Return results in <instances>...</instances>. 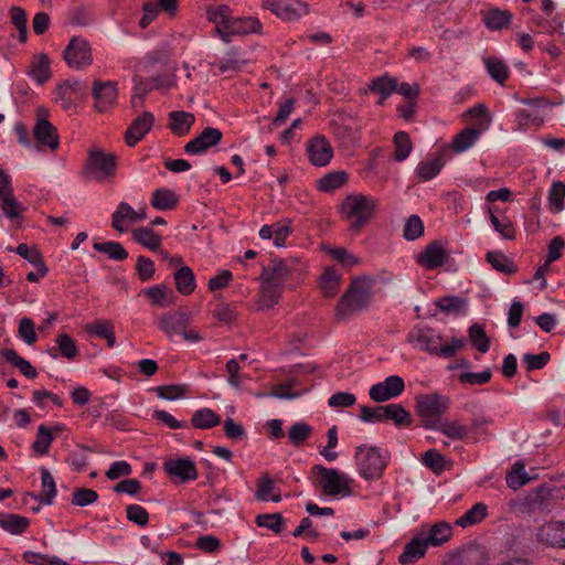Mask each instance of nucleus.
Wrapping results in <instances>:
<instances>
[{"label":"nucleus","mask_w":565,"mask_h":565,"mask_svg":"<svg viewBox=\"0 0 565 565\" xmlns=\"http://www.w3.org/2000/svg\"><path fill=\"white\" fill-rule=\"evenodd\" d=\"M312 473L323 494L332 498H345L352 494L353 480L347 473L320 465L312 467Z\"/></svg>","instance_id":"obj_4"},{"label":"nucleus","mask_w":565,"mask_h":565,"mask_svg":"<svg viewBox=\"0 0 565 565\" xmlns=\"http://www.w3.org/2000/svg\"><path fill=\"white\" fill-rule=\"evenodd\" d=\"M565 184L554 181L548 191V204L553 213H559L565 207Z\"/></svg>","instance_id":"obj_54"},{"label":"nucleus","mask_w":565,"mask_h":565,"mask_svg":"<svg viewBox=\"0 0 565 565\" xmlns=\"http://www.w3.org/2000/svg\"><path fill=\"white\" fill-rule=\"evenodd\" d=\"M174 281L177 290L185 296L192 294L196 286L194 273L188 266H181L174 273Z\"/></svg>","instance_id":"obj_41"},{"label":"nucleus","mask_w":565,"mask_h":565,"mask_svg":"<svg viewBox=\"0 0 565 565\" xmlns=\"http://www.w3.org/2000/svg\"><path fill=\"white\" fill-rule=\"evenodd\" d=\"M323 249L341 266L345 268H352L360 264V259L343 247H329L326 246Z\"/></svg>","instance_id":"obj_57"},{"label":"nucleus","mask_w":565,"mask_h":565,"mask_svg":"<svg viewBox=\"0 0 565 565\" xmlns=\"http://www.w3.org/2000/svg\"><path fill=\"white\" fill-rule=\"evenodd\" d=\"M2 356L17 366L20 372L26 376L28 379H34L38 374L34 366L31 365L29 361L20 356L14 350H4L2 352Z\"/></svg>","instance_id":"obj_52"},{"label":"nucleus","mask_w":565,"mask_h":565,"mask_svg":"<svg viewBox=\"0 0 565 565\" xmlns=\"http://www.w3.org/2000/svg\"><path fill=\"white\" fill-rule=\"evenodd\" d=\"M297 265L298 260L294 258L274 260L268 268L264 269L262 277L284 287L288 277L297 269Z\"/></svg>","instance_id":"obj_18"},{"label":"nucleus","mask_w":565,"mask_h":565,"mask_svg":"<svg viewBox=\"0 0 565 565\" xmlns=\"http://www.w3.org/2000/svg\"><path fill=\"white\" fill-rule=\"evenodd\" d=\"M405 388V382L399 375H390L384 381L373 384L369 390L372 401L383 403L398 397Z\"/></svg>","instance_id":"obj_12"},{"label":"nucleus","mask_w":565,"mask_h":565,"mask_svg":"<svg viewBox=\"0 0 565 565\" xmlns=\"http://www.w3.org/2000/svg\"><path fill=\"white\" fill-rule=\"evenodd\" d=\"M143 294L146 297L150 299L151 305L161 308H167L171 306L175 300L173 290L162 284L154 285L152 287L145 289Z\"/></svg>","instance_id":"obj_33"},{"label":"nucleus","mask_w":565,"mask_h":565,"mask_svg":"<svg viewBox=\"0 0 565 565\" xmlns=\"http://www.w3.org/2000/svg\"><path fill=\"white\" fill-rule=\"evenodd\" d=\"M434 429L454 440H465L470 434L468 426L460 420H440Z\"/></svg>","instance_id":"obj_34"},{"label":"nucleus","mask_w":565,"mask_h":565,"mask_svg":"<svg viewBox=\"0 0 565 565\" xmlns=\"http://www.w3.org/2000/svg\"><path fill=\"white\" fill-rule=\"evenodd\" d=\"M178 202L177 194L169 189H158L153 192L151 204L159 211L170 210Z\"/></svg>","instance_id":"obj_49"},{"label":"nucleus","mask_w":565,"mask_h":565,"mask_svg":"<svg viewBox=\"0 0 565 565\" xmlns=\"http://www.w3.org/2000/svg\"><path fill=\"white\" fill-rule=\"evenodd\" d=\"M284 291V287L280 285H277L275 282H271L265 278H263L262 287H260V295L258 298V310H269L274 308Z\"/></svg>","instance_id":"obj_28"},{"label":"nucleus","mask_w":565,"mask_h":565,"mask_svg":"<svg viewBox=\"0 0 565 565\" xmlns=\"http://www.w3.org/2000/svg\"><path fill=\"white\" fill-rule=\"evenodd\" d=\"M385 419L393 420L398 426H408L412 423L411 414L399 404L384 406Z\"/></svg>","instance_id":"obj_59"},{"label":"nucleus","mask_w":565,"mask_h":565,"mask_svg":"<svg viewBox=\"0 0 565 565\" xmlns=\"http://www.w3.org/2000/svg\"><path fill=\"white\" fill-rule=\"evenodd\" d=\"M117 158L114 153L105 152L102 149H90L85 166V173L96 181H104L115 175Z\"/></svg>","instance_id":"obj_7"},{"label":"nucleus","mask_w":565,"mask_h":565,"mask_svg":"<svg viewBox=\"0 0 565 565\" xmlns=\"http://www.w3.org/2000/svg\"><path fill=\"white\" fill-rule=\"evenodd\" d=\"M85 92V85L78 79H68L60 84L53 93V99L64 109L71 108L73 103Z\"/></svg>","instance_id":"obj_17"},{"label":"nucleus","mask_w":565,"mask_h":565,"mask_svg":"<svg viewBox=\"0 0 565 565\" xmlns=\"http://www.w3.org/2000/svg\"><path fill=\"white\" fill-rule=\"evenodd\" d=\"M307 152L310 162L317 167L327 166L333 157L332 147L322 136L315 137L308 142Z\"/></svg>","instance_id":"obj_19"},{"label":"nucleus","mask_w":565,"mask_h":565,"mask_svg":"<svg viewBox=\"0 0 565 565\" xmlns=\"http://www.w3.org/2000/svg\"><path fill=\"white\" fill-rule=\"evenodd\" d=\"M443 167L444 162L441 158L437 157L420 162L416 168V172L420 180L428 181L435 178L440 172Z\"/></svg>","instance_id":"obj_55"},{"label":"nucleus","mask_w":565,"mask_h":565,"mask_svg":"<svg viewBox=\"0 0 565 565\" xmlns=\"http://www.w3.org/2000/svg\"><path fill=\"white\" fill-rule=\"evenodd\" d=\"M67 65L75 70H82L92 64V50L88 42L82 38H73L64 51Z\"/></svg>","instance_id":"obj_11"},{"label":"nucleus","mask_w":565,"mask_h":565,"mask_svg":"<svg viewBox=\"0 0 565 565\" xmlns=\"http://www.w3.org/2000/svg\"><path fill=\"white\" fill-rule=\"evenodd\" d=\"M482 132L475 128L467 127L454 137L451 149L457 153L469 150L480 138Z\"/></svg>","instance_id":"obj_35"},{"label":"nucleus","mask_w":565,"mask_h":565,"mask_svg":"<svg viewBox=\"0 0 565 565\" xmlns=\"http://www.w3.org/2000/svg\"><path fill=\"white\" fill-rule=\"evenodd\" d=\"M95 97V106L98 111H105L115 104L117 99V88L114 83H99L95 82L93 88Z\"/></svg>","instance_id":"obj_24"},{"label":"nucleus","mask_w":565,"mask_h":565,"mask_svg":"<svg viewBox=\"0 0 565 565\" xmlns=\"http://www.w3.org/2000/svg\"><path fill=\"white\" fill-rule=\"evenodd\" d=\"M468 335L471 344L481 353H487L490 348V341L483 330V328L475 323L468 330Z\"/></svg>","instance_id":"obj_60"},{"label":"nucleus","mask_w":565,"mask_h":565,"mask_svg":"<svg viewBox=\"0 0 565 565\" xmlns=\"http://www.w3.org/2000/svg\"><path fill=\"white\" fill-rule=\"evenodd\" d=\"M488 515V508L484 503L479 502L476 503L471 509H469L465 514L456 520V525L461 527L472 526L482 522Z\"/></svg>","instance_id":"obj_45"},{"label":"nucleus","mask_w":565,"mask_h":565,"mask_svg":"<svg viewBox=\"0 0 565 565\" xmlns=\"http://www.w3.org/2000/svg\"><path fill=\"white\" fill-rule=\"evenodd\" d=\"M463 117L473 125L472 128L482 134L490 128L492 122V117L483 104L472 106L463 114Z\"/></svg>","instance_id":"obj_32"},{"label":"nucleus","mask_w":565,"mask_h":565,"mask_svg":"<svg viewBox=\"0 0 565 565\" xmlns=\"http://www.w3.org/2000/svg\"><path fill=\"white\" fill-rule=\"evenodd\" d=\"M53 439V430L45 425H40L35 440L32 444V449L39 456H44L47 454Z\"/></svg>","instance_id":"obj_50"},{"label":"nucleus","mask_w":565,"mask_h":565,"mask_svg":"<svg viewBox=\"0 0 565 565\" xmlns=\"http://www.w3.org/2000/svg\"><path fill=\"white\" fill-rule=\"evenodd\" d=\"M173 86V81L169 76H158L152 78L151 83H145L142 79L138 81L135 86V94L131 98V103L134 107H137L142 103V97L146 95L150 89L158 88V89H169Z\"/></svg>","instance_id":"obj_29"},{"label":"nucleus","mask_w":565,"mask_h":565,"mask_svg":"<svg viewBox=\"0 0 565 565\" xmlns=\"http://www.w3.org/2000/svg\"><path fill=\"white\" fill-rule=\"evenodd\" d=\"M529 108L519 110L516 121L520 128L527 126L540 127L552 108V105L545 99H533L526 102Z\"/></svg>","instance_id":"obj_13"},{"label":"nucleus","mask_w":565,"mask_h":565,"mask_svg":"<svg viewBox=\"0 0 565 565\" xmlns=\"http://www.w3.org/2000/svg\"><path fill=\"white\" fill-rule=\"evenodd\" d=\"M256 498L260 501L273 502H279L281 500L280 490L268 475H264L258 479Z\"/></svg>","instance_id":"obj_39"},{"label":"nucleus","mask_w":565,"mask_h":565,"mask_svg":"<svg viewBox=\"0 0 565 565\" xmlns=\"http://www.w3.org/2000/svg\"><path fill=\"white\" fill-rule=\"evenodd\" d=\"M487 260L498 271L503 274H512L515 271L514 263L501 252H489Z\"/></svg>","instance_id":"obj_58"},{"label":"nucleus","mask_w":565,"mask_h":565,"mask_svg":"<svg viewBox=\"0 0 565 565\" xmlns=\"http://www.w3.org/2000/svg\"><path fill=\"white\" fill-rule=\"evenodd\" d=\"M166 472L179 479L181 482H188L198 478L195 462L190 457L169 458L164 461Z\"/></svg>","instance_id":"obj_15"},{"label":"nucleus","mask_w":565,"mask_h":565,"mask_svg":"<svg viewBox=\"0 0 565 565\" xmlns=\"http://www.w3.org/2000/svg\"><path fill=\"white\" fill-rule=\"evenodd\" d=\"M563 522L553 521L541 525L537 530L536 537L540 543H543L553 547H563L564 543L563 534Z\"/></svg>","instance_id":"obj_25"},{"label":"nucleus","mask_w":565,"mask_h":565,"mask_svg":"<svg viewBox=\"0 0 565 565\" xmlns=\"http://www.w3.org/2000/svg\"><path fill=\"white\" fill-rule=\"evenodd\" d=\"M134 239L149 250H159L161 237L150 227H138L132 231Z\"/></svg>","instance_id":"obj_43"},{"label":"nucleus","mask_w":565,"mask_h":565,"mask_svg":"<svg viewBox=\"0 0 565 565\" xmlns=\"http://www.w3.org/2000/svg\"><path fill=\"white\" fill-rule=\"evenodd\" d=\"M388 452L372 445L355 448L354 460L359 475L365 480L381 478L388 462Z\"/></svg>","instance_id":"obj_2"},{"label":"nucleus","mask_w":565,"mask_h":565,"mask_svg":"<svg viewBox=\"0 0 565 565\" xmlns=\"http://www.w3.org/2000/svg\"><path fill=\"white\" fill-rule=\"evenodd\" d=\"M511 21V14L505 10L490 9L483 15V22L491 30H500Z\"/></svg>","instance_id":"obj_51"},{"label":"nucleus","mask_w":565,"mask_h":565,"mask_svg":"<svg viewBox=\"0 0 565 565\" xmlns=\"http://www.w3.org/2000/svg\"><path fill=\"white\" fill-rule=\"evenodd\" d=\"M450 399L441 394L433 393L416 397V412L424 427L433 429L437 427L440 417L448 411Z\"/></svg>","instance_id":"obj_6"},{"label":"nucleus","mask_w":565,"mask_h":565,"mask_svg":"<svg viewBox=\"0 0 565 565\" xmlns=\"http://www.w3.org/2000/svg\"><path fill=\"white\" fill-rule=\"evenodd\" d=\"M300 381L298 379V373L295 372L290 375L286 383H281L275 386L273 392L269 393H258L257 397H275L280 399H291L300 396L306 390L299 392H292L291 388L298 386Z\"/></svg>","instance_id":"obj_31"},{"label":"nucleus","mask_w":565,"mask_h":565,"mask_svg":"<svg viewBox=\"0 0 565 565\" xmlns=\"http://www.w3.org/2000/svg\"><path fill=\"white\" fill-rule=\"evenodd\" d=\"M41 502L46 505L52 504L57 490L53 476L45 468H41Z\"/></svg>","instance_id":"obj_53"},{"label":"nucleus","mask_w":565,"mask_h":565,"mask_svg":"<svg viewBox=\"0 0 565 565\" xmlns=\"http://www.w3.org/2000/svg\"><path fill=\"white\" fill-rule=\"evenodd\" d=\"M419 532L429 547H437L449 541L452 535V527L447 522H437L433 525H422Z\"/></svg>","instance_id":"obj_21"},{"label":"nucleus","mask_w":565,"mask_h":565,"mask_svg":"<svg viewBox=\"0 0 565 565\" xmlns=\"http://www.w3.org/2000/svg\"><path fill=\"white\" fill-rule=\"evenodd\" d=\"M154 117L151 113L145 111L139 115L128 128L125 139L130 147L139 142L152 128Z\"/></svg>","instance_id":"obj_23"},{"label":"nucleus","mask_w":565,"mask_h":565,"mask_svg":"<svg viewBox=\"0 0 565 565\" xmlns=\"http://www.w3.org/2000/svg\"><path fill=\"white\" fill-rule=\"evenodd\" d=\"M489 214V220L494 228V231L503 238V239H514L515 238V228L510 220L507 217L500 218L498 216L499 211L493 206H488L487 209Z\"/></svg>","instance_id":"obj_36"},{"label":"nucleus","mask_w":565,"mask_h":565,"mask_svg":"<svg viewBox=\"0 0 565 565\" xmlns=\"http://www.w3.org/2000/svg\"><path fill=\"white\" fill-rule=\"evenodd\" d=\"M169 119L171 130L179 136L186 135L195 120L191 113L183 110L171 111L169 114Z\"/></svg>","instance_id":"obj_40"},{"label":"nucleus","mask_w":565,"mask_h":565,"mask_svg":"<svg viewBox=\"0 0 565 565\" xmlns=\"http://www.w3.org/2000/svg\"><path fill=\"white\" fill-rule=\"evenodd\" d=\"M264 4L282 20L292 21L307 14L308 6L301 0H264Z\"/></svg>","instance_id":"obj_14"},{"label":"nucleus","mask_w":565,"mask_h":565,"mask_svg":"<svg viewBox=\"0 0 565 565\" xmlns=\"http://www.w3.org/2000/svg\"><path fill=\"white\" fill-rule=\"evenodd\" d=\"M222 139V132L212 127L205 128L198 137L189 141L184 150L189 154H199L216 146Z\"/></svg>","instance_id":"obj_20"},{"label":"nucleus","mask_w":565,"mask_h":565,"mask_svg":"<svg viewBox=\"0 0 565 565\" xmlns=\"http://www.w3.org/2000/svg\"><path fill=\"white\" fill-rule=\"evenodd\" d=\"M137 223V211L126 202H120L113 213L111 225L113 227L124 233L130 224Z\"/></svg>","instance_id":"obj_30"},{"label":"nucleus","mask_w":565,"mask_h":565,"mask_svg":"<svg viewBox=\"0 0 565 565\" xmlns=\"http://www.w3.org/2000/svg\"><path fill=\"white\" fill-rule=\"evenodd\" d=\"M207 18L214 23L216 33L225 42L230 41L231 35L255 33L262 28L260 22L255 18H233L230 7L224 4L211 7L207 10Z\"/></svg>","instance_id":"obj_1"},{"label":"nucleus","mask_w":565,"mask_h":565,"mask_svg":"<svg viewBox=\"0 0 565 565\" xmlns=\"http://www.w3.org/2000/svg\"><path fill=\"white\" fill-rule=\"evenodd\" d=\"M428 548L429 545L418 530L405 545L403 553L398 556V561L403 565L413 564L424 557Z\"/></svg>","instance_id":"obj_22"},{"label":"nucleus","mask_w":565,"mask_h":565,"mask_svg":"<svg viewBox=\"0 0 565 565\" xmlns=\"http://www.w3.org/2000/svg\"><path fill=\"white\" fill-rule=\"evenodd\" d=\"M0 209L15 226L22 221L25 211V206L13 194L10 175L2 169H0Z\"/></svg>","instance_id":"obj_8"},{"label":"nucleus","mask_w":565,"mask_h":565,"mask_svg":"<svg viewBox=\"0 0 565 565\" xmlns=\"http://www.w3.org/2000/svg\"><path fill=\"white\" fill-rule=\"evenodd\" d=\"M17 253L21 257L26 259L30 264H32L36 268H40L41 274L47 273V268L42 259L41 254L39 253V250L36 248H32V247L28 246L26 244H20L17 247Z\"/></svg>","instance_id":"obj_63"},{"label":"nucleus","mask_w":565,"mask_h":565,"mask_svg":"<svg viewBox=\"0 0 565 565\" xmlns=\"http://www.w3.org/2000/svg\"><path fill=\"white\" fill-rule=\"evenodd\" d=\"M412 151V142L408 135L404 131H398L394 136V158L396 161H404Z\"/></svg>","instance_id":"obj_61"},{"label":"nucleus","mask_w":565,"mask_h":565,"mask_svg":"<svg viewBox=\"0 0 565 565\" xmlns=\"http://www.w3.org/2000/svg\"><path fill=\"white\" fill-rule=\"evenodd\" d=\"M372 295V281L367 278H356L349 290L341 297L337 306V316L344 318L352 312L365 308Z\"/></svg>","instance_id":"obj_5"},{"label":"nucleus","mask_w":565,"mask_h":565,"mask_svg":"<svg viewBox=\"0 0 565 565\" xmlns=\"http://www.w3.org/2000/svg\"><path fill=\"white\" fill-rule=\"evenodd\" d=\"M377 201L362 193H351L345 196L340 205L342 217L355 228L364 225L373 217Z\"/></svg>","instance_id":"obj_3"},{"label":"nucleus","mask_w":565,"mask_h":565,"mask_svg":"<svg viewBox=\"0 0 565 565\" xmlns=\"http://www.w3.org/2000/svg\"><path fill=\"white\" fill-rule=\"evenodd\" d=\"M407 339L416 349L439 356L443 337L431 328L415 327L408 333Z\"/></svg>","instance_id":"obj_10"},{"label":"nucleus","mask_w":565,"mask_h":565,"mask_svg":"<svg viewBox=\"0 0 565 565\" xmlns=\"http://www.w3.org/2000/svg\"><path fill=\"white\" fill-rule=\"evenodd\" d=\"M192 315L185 310H178L161 315L158 318V327L169 338L175 334H181L184 328H188L191 323Z\"/></svg>","instance_id":"obj_16"},{"label":"nucleus","mask_w":565,"mask_h":565,"mask_svg":"<svg viewBox=\"0 0 565 565\" xmlns=\"http://www.w3.org/2000/svg\"><path fill=\"white\" fill-rule=\"evenodd\" d=\"M436 306L447 315H460L465 310V301L455 296H447L438 299Z\"/></svg>","instance_id":"obj_64"},{"label":"nucleus","mask_w":565,"mask_h":565,"mask_svg":"<svg viewBox=\"0 0 565 565\" xmlns=\"http://www.w3.org/2000/svg\"><path fill=\"white\" fill-rule=\"evenodd\" d=\"M47 117L49 110L46 108L39 107L36 109L33 137L39 149L47 148L55 151L60 146V138L56 128Z\"/></svg>","instance_id":"obj_9"},{"label":"nucleus","mask_w":565,"mask_h":565,"mask_svg":"<svg viewBox=\"0 0 565 565\" xmlns=\"http://www.w3.org/2000/svg\"><path fill=\"white\" fill-rule=\"evenodd\" d=\"M536 477L537 475H530L525 470V465L522 461H516L507 475V484L511 489L518 490Z\"/></svg>","instance_id":"obj_38"},{"label":"nucleus","mask_w":565,"mask_h":565,"mask_svg":"<svg viewBox=\"0 0 565 565\" xmlns=\"http://www.w3.org/2000/svg\"><path fill=\"white\" fill-rule=\"evenodd\" d=\"M396 88V81L388 76L379 77L372 81L371 89L380 95L379 105H383L384 100L391 96Z\"/></svg>","instance_id":"obj_56"},{"label":"nucleus","mask_w":565,"mask_h":565,"mask_svg":"<svg viewBox=\"0 0 565 565\" xmlns=\"http://www.w3.org/2000/svg\"><path fill=\"white\" fill-rule=\"evenodd\" d=\"M23 559L29 564L35 565H71L57 556L41 554L32 551L24 552Z\"/></svg>","instance_id":"obj_62"},{"label":"nucleus","mask_w":565,"mask_h":565,"mask_svg":"<svg viewBox=\"0 0 565 565\" xmlns=\"http://www.w3.org/2000/svg\"><path fill=\"white\" fill-rule=\"evenodd\" d=\"M29 74L38 84H44L51 77L49 57L45 54L34 56Z\"/></svg>","instance_id":"obj_42"},{"label":"nucleus","mask_w":565,"mask_h":565,"mask_svg":"<svg viewBox=\"0 0 565 565\" xmlns=\"http://www.w3.org/2000/svg\"><path fill=\"white\" fill-rule=\"evenodd\" d=\"M447 253L438 243L429 244L418 256L417 262L426 269H434L445 264Z\"/></svg>","instance_id":"obj_26"},{"label":"nucleus","mask_w":565,"mask_h":565,"mask_svg":"<svg viewBox=\"0 0 565 565\" xmlns=\"http://www.w3.org/2000/svg\"><path fill=\"white\" fill-rule=\"evenodd\" d=\"M191 423L195 428L210 429L221 423V416L211 408L204 407L193 413Z\"/></svg>","instance_id":"obj_44"},{"label":"nucleus","mask_w":565,"mask_h":565,"mask_svg":"<svg viewBox=\"0 0 565 565\" xmlns=\"http://www.w3.org/2000/svg\"><path fill=\"white\" fill-rule=\"evenodd\" d=\"M29 526V520L24 516L10 513H0V527L18 535L22 534Z\"/></svg>","instance_id":"obj_46"},{"label":"nucleus","mask_w":565,"mask_h":565,"mask_svg":"<svg viewBox=\"0 0 565 565\" xmlns=\"http://www.w3.org/2000/svg\"><path fill=\"white\" fill-rule=\"evenodd\" d=\"M290 234V221L281 220L271 225H263L259 230V237L263 239H273L274 245L282 247L285 241Z\"/></svg>","instance_id":"obj_27"},{"label":"nucleus","mask_w":565,"mask_h":565,"mask_svg":"<svg viewBox=\"0 0 565 565\" xmlns=\"http://www.w3.org/2000/svg\"><path fill=\"white\" fill-rule=\"evenodd\" d=\"M86 331L97 338L104 339L109 348L116 343L114 324L109 320H96L85 327Z\"/></svg>","instance_id":"obj_37"},{"label":"nucleus","mask_w":565,"mask_h":565,"mask_svg":"<svg viewBox=\"0 0 565 565\" xmlns=\"http://www.w3.org/2000/svg\"><path fill=\"white\" fill-rule=\"evenodd\" d=\"M348 181L345 171H333L318 180V189L322 192H332L342 188Z\"/></svg>","instance_id":"obj_48"},{"label":"nucleus","mask_w":565,"mask_h":565,"mask_svg":"<svg viewBox=\"0 0 565 565\" xmlns=\"http://www.w3.org/2000/svg\"><path fill=\"white\" fill-rule=\"evenodd\" d=\"M341 274L333 267H326L320 278V287L326 297H333L340 286Z\"/></svg>","instance_id":"obj_47"}]
</instances>
